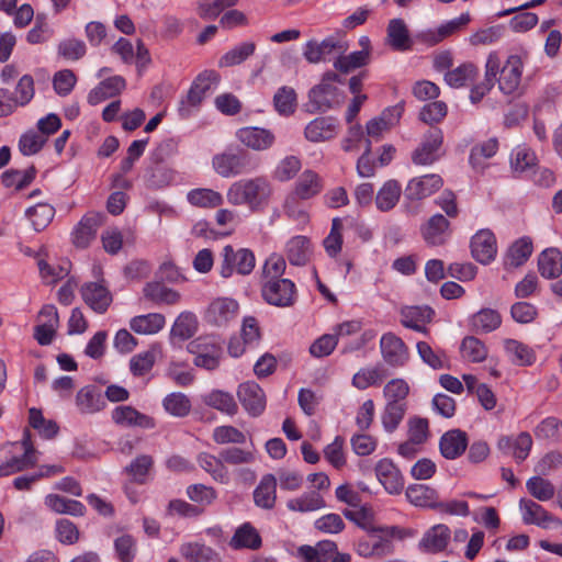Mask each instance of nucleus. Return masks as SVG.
Returning a JSON list of instances; mask_svg holds the SVG:
<instances>
[{
	"instance_id": "1",
	"label": "nucleus",
	"mask_w": 562,
	"mask_h": 562,
	"mask_svg": "<svg viewBox=\"0 0 562 562\" xmlns=\"http://www.w3.org/2000/svg\"><path fill=\"white\" fill-rule=\"evenodd\" d=\"M272 189L263 177L244 179L234 182L227 190V201L233 205H247L252 211L263 209Z\"/></svg>"
},
{
	"instance_id": "2",
	"label": "nucleus",
	"mask_w": 562,
	"mask_h": 562,
	"mask_svg": "<svg viewBox=\"0 0 562 562\" xmlns=\"http://www.w3.org/2000/svg\"><path fill=\"white\" fill-rule=\"evenodd\" d=\"M395 527L367 529L368 535L359 539L357 543V553L363 558H382L393 552L391 538L395 535Z\"/></svg>"
},
{
	"instance_id": "3",
	"label": "nucleus",
	"mask_w": 562,
	"mask_h": 562,
	"mask_svg": "<svg viewBox=\"0 0 562 562\" xmlns=\"http://www.w3.org/2000/svg\"><path fill=\"white\" fill-rule=\"evenodd\" d=\"M220 75L214 70L201 72L191 86L187 99L181 101L179 114L181 117H188L191 113L190 106H199L202 100L212 93L220 83Z\"/></svg>"
},
{
	"instance_id": "4",
	"label": "nucleus",
	"mask_w": 562,
	"mask_h": 562,
	"mask_svg": "<svg viewBox=\"0 0 562 562\" xmlns=\"http://www.w3.org/2000/svg\"><path fill=\"white\" fill-rule=\"evenodd\" d=\"M222 257L220 273L223 278H229L234 272L246 276L255 268V255L247 248L235 250L233 246L226 245L222 250Z\"/></svg>"
},
{
	"instance_id": "5",
	"label": "nucleus",
	"mask_w": 562,
	"mask_h": 562,
	"mask_svg": "<svg viewBox=\"0 0 562 562\" xmlns=\"http://www.w3.org/2000/svg\"><path fill=\"white\" fill-rule=\"evenodd\" d=\"M261 293L270 305L288 307L295 302V284L289 279L266 280Z\"/></svg>"
},
{
	"instance_id": "6",
	"label": "nucleus",
	"mask_w": 562,
	"mask_h": 562,
	"mask_svg": "<svg viewBox=\"0 0 562 562\" xmlns=\"http://www.w3.org/2000/svg\"><path fill=\"white\" fill-rule=\"evenodd\" d=\"M248 155L243 150H226L212 159L215 172L223 178H231L248 170Z\"/></svg>"
},
{
	"instance_id": "7",
	"label": "nucleus",
	"mask_w": 562,
	"mask_h": 562,
	"mask_svg": "<svg viewBox=\"0 0 562 562\" xmlns=\"http://www.w3.org/2000/svg\"><path fill=\"white\" fill-rule=\"evenodd\" d=\"M238 311L237 301L229 297H217L207 306L204 319L210 325L225 327L236 319Z\"/></svg>"
},
{
	"instance_id": "8",
	"label": "nucleus",
	"mask_w": 562,
	"mask_h": 562,
	"mask_svg": "<svg viewBox=\"0 0 562 562\" xmlns=\"http://www.w3.org/2000/svg\"><path fill=\"white\" fill-rule=\"evenodd\" d=\"M381 356L393 368L403 367L409 359V350L402 338L394 333H385L380 339Z\"/></svg>"
},
{
	"instance_id": "9",
	"label": "nucleus",
	"mask_w": 562,
	"mask_h": 562,
	"mask_svg": "<svg viewBox=\"0 0 562 562\" xmlns=\"http://www.w3.org/2000/svg\"><path fill=\"white\" fill-rule=\"evenodd\" d=\"M80 295L83 302L98 314H104L113 301L112 293L103 280L83 283Z\"/></svg>"
},
{
	"instance_id": "10",
	"label": "nucleus",
	"mask_w": 562,
	"mask_h": 562,
	"mask_svg": "<svg viewBox=\"0 0 562 562\" xmlns=\"http://www.w3.org/2000/svg\"><path fill=\"white\" fill-rule=\"evenodd\" d=\"M443 135L441 130H429L420 145L413 151L412 160L415 165L427 166L434 164L440 157Z\"/></svg>"
},
{
	"instance_id": "11",
	"label": "nucleus",
	"mask_w": 562,
	"mask_h": 562,
	"mask_svg": "<svg viewBox=\"0 0 562 562\" xmlns=\"http://www.w3.org/2000/svg\"><path fill=\"white\" fill-rule=\"evenodd\" d=\"M443 186V180L439 175L429 173L411 179L404 189V198L407 201H422Z\"/></svg>"
},
{
	"instance_id": "12",
	"label": "nucleus",
	"mask_w": 562,
	"mask_h": 562,
	"mask_svg": "<svg viewBox=\"0 0 562 562\" xmlns=\"http://www.w3.org/2000/svg\"><path fill=\"white\" fill-rule=\"evenodd\" d=\"M308 98L313 111L326 112L339 106L344 102L345 95L331 83L321 82L310 91Z\"/></svg>"
},
{
	"instance_id": "13",
	"label": "nucleus",
	"mask_w": 562,
	"mask_h": 562,
	"mask_svg": "<svg viewBox=\"0 0 562 562\" xmlns=\"http://www.w3.org/2000/svg\"><path fill=\"white\" fill-rule=\"evenodd\" d=\"M522 74V60L518 55H510L505 65L499 66L498 78L496 80L498 82V88L504 94H513L515 93L521 81Z\"/></svg>"
},
{
	"instance_id": "14",
	"label": "nucleus",
	"mask_w": 562,
	"mask_h": 562,
	"mask_svg": "<svg viewBox=\"0 0 562 562\" xmlns=\"http://www.w3.org/2000/svg\"><path fill=\"white\" fill-rule=\"evenodd\" d=\"M236 136L243 145L256 151L269 150L276 143V135L270 130L258 126L239 128Z\"/></svg>"
},
{
	"instance_id": "15",
	"label": "nucleus",
	"mask_w": 562,
	"mask_h": 562,
	"mask_svg": "<svg viewBox=\"0 0 562 562\" xmlns=\"http://www.w3.org/2000/svg\"><path fill=\"white\" fill-rule=\"evenodd\" d=\"M105 215L89 213L85 215L72 232V243L77 248H87L95 238L98 229L103 225Z\"/></svg>"
},
{
	"instance_id": "16",
	"label": "nucleus",
	"mask_w": 562,
	"mask_h": 562,
	"mask_svg": "<svg viewBox=\"0 0 562 562\" xmlns=\"http://www.w3.org/2000/svg\"><path fill=\"white\" fill-rule=\"evenodd\" d=\"M450 223L440 213H437L428 218L422 225L420 233L424 240L430 246H441L447 243L450 237Z\"/></svg>"
},
{
	"instance_id": "17",
	"label": "nucleus",
	"mask_w": 562,
	"mask_h": 562,
	"mask_svg": "<svg viewBox=\"0 0 562 562\" xmlns=\"http://www.w3.org/2000/svg\"><path fill=\"white\" fill-rule=\"evenodd\" d=\"M496 252V238L490 229H481L472 237L471 254L477 262L490 263L494 260Z\"/></svg>"
},
{
	"instance_id": "18",
	"label": "nucleus",
	"mask_w": 562,
	"mask_h": 562,
	"mask_svg": "<svg viewBox=\"0 0 562 562\" xmlns=\"http://www.w3.org/2000/svg\"><path fill=\"white\" fill-rule=\"evenodd\" d=\"M237 396L243 407L251 416H259L266 407L265 393L255 382L240 384L237 391Z\"/></svg>"
},
{
	"instance_id": "19",
	"label": "nucleus",
	"mask_w": 562,
	"mask_h": 562,
	"mask_svg": "<svg viewBox=\"0 0 562 562\" xmlns=\"http://www.w3.org/2000/svg\"><path fill=\"white\" fill-rule=\"evenodd\" d=\"M519 508L522 513V521L526 525H537L541 528H548L551 524L561 526V520L552 516L538 503L521 498L519 501Z\"/></svg>"
},
{
	"instance_id": "20",
	"label": "nucleus",
	"mask_w": 562,
	"mask_h": 562,
	"mask_svg": "<svg viewBox=\"0 0 562 562\" xmlns=\"http://www.w3.org/2000/svg\"><path fill=\"white\" fill-rule=\"evenodd\" d=\"M338 133L337 120L330 116H321L311 121L304 131L307 140L312 143L326 142Z\"/></svg>"
},
{
	"instance_id": "21",
	"label": "nucleus",
	"mask_w": 562,
	"mask_h": 562,
	"mask_svg": "<svg viewBox=\"0 0 562 562\" xmlns=\"http://www.w3.org/2000/svg\"><path fill=\"white\" fill-rule=\"evenodd\" d=\"M468 445L469 440L465 431L451 429L441 436L439 449L443 458L454 460L464 453Z\"/></svg>"
},
{
	"instance_id": "22",
	"label": "nucleus",
	"mask_w": 562,
	"mask_h": 562,
	"mask_svg": "<svg viewBox=\"0 0 562 562\" xmlns=\"http://www.w3.org/2000/svg\"><path fill=\"white\" fill-rule=\"evenodd\" d=\"M375 475L390 494H400L403 490L402 474L391 460H380L375 465Z\"/></svg>"
},
{
	"instance_id": "23",
	"label": "nucleus",
	"mask_w": 562,
	"mask_h": 562,
	"mask_svg": "<svg viewBox=\"0 0 562 562\" xmlns=\"http://www.w3.org/2000/svg\"><path fill=\"white\" fill-rule=\"evenodd\" d=\"M434 311L428 306H407L401 311V324L415 331L428 334L425 324L430 323Z\"/></svg>"
},
{
	"instance_id": "24",
	"label": "nucleus",
	"mask_w": 562,
	"mask_h": 562,
	"mask_svg": "<svg viewBox=\"0 0 562 562\" xmlns=\"http://www.w3.org/2000/svg\"><path fill=\"white\" fill-rule=\"evenodd\" d=\"M451 538L448 526L438 524L428 529L419 541V547L428 553L441 552L446 549Z\"/></svg>"
},
{
	"instance_id": "25",
	"label": "nucleus",
	"mask_w": 562,
	"mask_h": 562,
	"mask_svg": "<svg viewBox=\"0 0 562 562\" xmlns=\"http://www.w3.org/2000/svg\"><path fill=\"white\" fill-rule=\"evenodd\" d=\"M112 419L116 425L123 427H154V422L149 416L138 412L137 409L128 405L115 407L112 412Z\"/></svg>"
},
{
	"instance_id": "26",
	"label": "nucleus",
	"mask_w": 562,
	"mask_h": 562,
	"mask_svg": "<svg viewBox=\"0 0 562 562\" xmlns=\"http://www.w3.org/2000/svg\"><path fill=\"white\" fill-rule=\"evenodd\" d=\"M126 87L125 79L121 76H113L102 80L88 94V102L97 105L100 102L120 94Z\"/></svg>"
},
{
	"instance_id": "27",
	"label": "nucleus",
	"mask_w": 562,
	"mask_h": 562,
	"mask_svg": "<svg viewBox=\"0 0 562 562\" xmlns=\"http://www.w3.org/2000/svg\"><path fill=\"white\" fill-rule=\"evenodd\" d=\"M228 544L234 550H258L262 544V539L258 530L250 522H244L235 530Z\"/></svg>"
},
{
	"instance_id": "28",
	"label": "nucleus",
	"mask_w": 562,
	"mask_h": 562,
	"mask_svg": "<svg viewBox=\"0 0 562 562\" xmlns=\"http://www.w3.org/2000/svg\"><path fill=\"white\" fill-rule=\"evenodd\" d=\"M499 70V56L496 52L490 53L485 64L484 82L472 88L470 99L473 103H477L494 87L496 76Z\"/></svg>"
},
{
	"instance_id": "29",
	"label": "nucleus",
	"mask_w": 562,
	"mask_h": 562,
	"mask_svg": "<svg viewBox=\"0 0 562 562\" xmlns=\"http://www.w3.org/2000/svg\"><path fill=\"white\" fill-rule=\"evenodd\" d=\"M76 405L81 414H94L105 407V401L94 385H87L80 389L76 395Z\"/></svg>"
},
{
	"instance_id": "30",
	"label": "nucleus",
	"mask_w": 562,
	"mask_h": 562,
	"mask_svg": "<svg viewBox=\"0 0 562 562\" xmlns=\"http://www.w3.org/2000/svg\"><path fill=\"white\" fill-rule=\"evenodd\" d=\"M386 32L387 44L394 50L404 52L412 47L413 41L403 19H392L389 22Z\"/></svg>"
},
{
	"instance_id": "31",
	"label": "nucleus",
	"mask_w": 562,
	"mask_h": 562,
	"mask_svg": "<svg viewBox=\"0 0 562 562\" xmlns=\"http://www.w3.org/2000/svg\"><path fill=\"white\" fill-rule=\"evenodd\" d=\"M323 190L322 178L313 170H304L295 182L293 196L308 200Z\"/></svg>"
},
{
	"instance_id": "32",
	"label": "nucleus",
	"mask_w": 562,
	"mask_h": 562,
	"mask_svg": "<svg viewBox=\"0 0 562 562\" xmlns=\"http://www.w3.org/2000/svg\"><path fill=\"white\" fill-rule=\"evenodd\" d=\"M339 42L334 37H327L321 43L317 41H308L305 44L303 56L311 64H317L326 60L327 56L334 53L336 49H341Z\"/></svg>"
},
{
	"instance_id": "33",
	"label": "nucleus",
	"mask_w": 562,
	"mask_h": 562,
	"mask_svg": "<svg viewBox=\"0 0 562 562\" xmlns=\"http://www.w3.org/2000/svg\"><path fill=\"white\" fill-rule=\"evenodd\" d=\"M180 553L188 562H222L216 550L201 542L183 543Z\"/></svg>"
},
{
	"instance_id": "34",
	"label": "nucleus",
	"mask_w": 562,
	"mask_h": 562,
	"mask_svg": "<svg viewBox=\"0 0 562 562\" xmlns=\"http://www.w3.org/2000/svg\"><path fill=\"white\" fill-rule=\"evenodd\" d=\"M276 499L277 477L273 474H266L254 491V502L258 507L271 509L274 507Z\"/></svg>"
},
{
	"instance_id": "35",
	"label": "nucleus",
	"mask_w": 562,
	"mask_h": 562,
	"mask_svg": "<svg viewBox=\"0 0 562 562\" xmlns=\"http://www.w3.org/2000/svg\"><path fill=\"white\" fill-rule=\"evenodd\" d=\"M160 355L161 346L159 344H153L146 351L133 356L130 360L132 374L134 376H143L148 373Z\"/></svg>"
},
{
	"instance_id": "36",
	"label": "nucleus",
	"mask_w": 562,
	"mask_h": 562,
	"mask_svg": "<svg viewBox=\"0 0 562 562\" xmlns=\"http://www.w3.org/2000/svg\"><path fill=\"white\" fill-rule=\"evenodd\" d=\"M406 497L411 504L424 508L437 509L438 494L425 484H413L406 488Z\"/></svg>"
},
{
	"instance_id": "37",
	"label": "nucleus",
	"mask_w": 562,
	"mask_h": 562,
	"mask_svg": "<svg viewBox=\"0 0 562 562\" xmlns=\"http://www.w3.org/2000/svg\"><path fill=\"white\" fill-rule=\"evenodd\" d=\"M166 318L160 313L138 315L130 321L131 329L139 335H154L165 326Z\"/></svg>"
},
{
	"instance_id": "38",
	"label": "nucleus",
	"mask_w": 562,
	"mask_h": 562,
	"mask_svg": "<svg viewBox=\"0 0 562 562\" xmlns=\"http://www.w3.org/2000/svg\"><path fill=\"white\" fill-rule=\"evenodd\" d=\"M539 271L547 279L558 278L562 273V254L557 248L543 250L538 259Z\"/></svg>"
},
{
	"instance_id": "39",
	"label": "nucleus",
	"mask_w": 562,
	"mask_h": 562,
	"mask_svg": "<svg viewBox=\"0 0 562 562\" xmlns=\"http://www.w3.org/2000/svg\"><path fill=\"white\" fill-rule=\"evenodd\" d=\"M402 194V187L396 180L386 181L375 195L376 209L389 212L395 207Z\"/></svg>"
},
{
	"instance_id": "40",
	"label": "nucleus",
	"mask_w": 562,
	"mask_h": 562,
	"mask_svg": "<svg viewBox=\"0 0 562 562\" xmlns=\"http://www.w3.org/2000/svg\"><path fill=\"white\" fill-rule=\"evenodd\" d=\"M45 505L57 514H67L71 516H83L85 505L76 499H69L57 494H49L45 497Z\"/></svg>"
},
{
	"instance_id": "41",
	"label": "nucleus",
	"mask_w": 562,
	"mask_h": 562,
	"mask_svg": "<svg viewBox=\"0 0 562 562\" xmlns=\"http://www.w3.org/2000/svg\"><path fill=\"white\" fill-rule=\"evenodd\" d=\"M311 255V243L305 236H295L286 244V258L293 266H304Z\"/></svg>"
},
{
	"instance_id": "42",
	"label": "nucleus",
	"mask_w": 562,
	"mask_h": 562,
	"mask_svg": "<svg viewBox=\"0 0 562 562\" xmlns=\"http://www.w3.org/2000/svg\"><path fill=\"white\" fill-rule=\"evenodd\" d=\"M198 463L204 471L211 474L215 481L223 484L228 483V470L225 464H223L221 453L218 457H214L210 453L202 452L198 456Z\"/></svg>"
},
{
	"instance_id": "43",
	"label": "nucleus",
	"mask_w": 562,
	"mask_h": 562,
	"mask_svg": "<svg viewBox=\"0 0 562 562\" xmlns=\"http://www.w3.org/2000/svg\"><path fill=\"white\" fill-rule=\"evenodd\" d=\"M532 252V243L524 237L516 240L508 249L504 265L506 268H518L524 265Z\"/></svg>"
},
{
	"instance_id": "44",
	"label": "nucleus",
	"mask_w": 562,
	"mask_h": 562,
	"mask_svg": "<svg viewBox=\"0 0 562 562\" xmlns=\"http://www.w3.org/2000/svg\"><path fill=\"white\" fill-rule=\"evenodd\" d=\"M202 401L205 405L231 416L235 415L238 409L233 395L220 390H213L203 395Z\"/></svg>"
},
{
	"instance_id": "45",
	"label": "nucleus",
	"mask_w": 562,
	"mask_h": 562,
	"mask_svg": "<svg viewBox=\"0 0 562 562\" xmlns=\"http://www.w3.org/2000/svg\"><path fill=\"white\" fill-rule=\"evenodd\" d=\"M199 322L196 316L191 312L181 313L175 321L170 336L179 340H188L198 330Z\"/></svg>"
},
{
	"instance_id": "46",
	"label": "nucleus",
	"mask_w": 562,
	"mask_h": 562,
	"mask_svg": "<svg viewBox=\"0 0 562 562\" xmlns=\"http://www.w3.org/2000/svg\"><path fill=\"white\" fill-rule=\"evenodd\" d=\"M286 507L292 512H314L324 508L325 501L318 492L311 491L302 494L299 497L289 499L286 502Z\"/></svg>"
},
{
	"instance_id": "47",
	"label": "nucleus",
	"mask_w": 562,
	"mask_h": 562,
	"mask_svg": "<svg viewBox=\"0 0 562 562\" xmlns=\"http://www.w3.org/2000/svg\"><path fill=\"white\" fill-rule=\"evenodd\" d=\"M144 296L157 304H175L179 301L180 295L178 292L165 286L159 282H149L143 289Z\"/></svg>"
},
{
	"instance_id": "48",
	"label": "nucleus",
	"mask_w": 562,
	"mask_h": 562,
	"mask_svg": "<svg viewBox=\"0 0 562 562\" xmlns=\"http://www.w3.org/2000/svg\"><path fill=\"white\" fill-rule=\"evenodd\" d=\"M256 50V44L254 42H244L239 45H236L227 53H225L218 60V66L223 67H233L236 65H240L248 57H250Z\"/></svg>"
},
{
	"instance_id": "49",
	"label": "nucleus",
	"mask_w": 562,
	"mask_h": 562,
	"mask_svg": "<svg viewBox=\"0 0 562 562\" xmlns=\"http://www.w3.org/2000/svg\"><path fill=\"white\" fill-rule=\"evenodd\" d=\"M36 169L34 166L25 170L10 169L2 173L1 181L7 188L14 187L15 190H22L27 187L35 178Z\"/></svg>"
},
{
	"instance_id": "50",
	"label": "nucleus",
	"mask_w": 562,
	"mask_h": 562,
	"mask_svg": "<svg viewBox=\"0 0 562 562\" xmlns=\"http://www.w3.org/2000/svg\"><path fill=\"white\" fill-rule=\"evenodd\" d=\"M502 324L499 313L492 308H483L472 316V326L477 333H491Z\"/></svg>"
},
{
	"instance_id": "51",
	"label": "nucleus",
	"mask_w": 562,
	"mask_h": 562,
	"mask_svg": "<svg viewBox=\"0 0 562 562\" xmlns=\"http://www.w3.org/2000/svg\"><path fill=\"white\" fill-rule=\"evenodd\" d=\"M476 76L477 68L473 64L468 63L448 71L445 75V80L451 88H461L468 82L474 81Z\"/></svg>"
},
{
	"instance_id": "52",
	"label": "nucleus",
	"mask_w": 562,
	"mask_h": 562,
	"mask_svg": "<svg viewBox=\"0 0 562 562\" xmlns=\"http://www.w3.org/2000/svg\"><path fill=\"white\" fill-rule=\"evenodd\" d=\"M460 351L462 358L470 362H482L487 357V348L474 336H467L463 338Z\"/></svg>"
},
{
	"instance_id": "53",
	"label": "nucleus",
	"mask_w": 562,
	"mask_h": 562,
	"mask_svg": "<svg viewBox=\"0 0 562 562\" xmlns=\"http://www.w3.org/2000/svg\"><path fill=\"white\" fill-rule=\"evenodd\" d=\"M188 201L199 207H216L223 203V196L212 189L200 188L188 193Z\"/></svg>"
},
{
	"instance_id": "54",
	"label": "nucleus",
	"mask_w": 562,
	"mask_h": 562,
	"mask_svg": "<svg viewBox=\"0 0 562 562\" xmlns=\"http://www.w3.org/2000/svg\"><path fill=\"white\" fill-rule=\"evenodd\" d=\"M535 436L540 440H549L551 442L562 441V422L555 417L543 419L535 429Z\"/></svg>"
},
{
	"instance_id": "55",
	"label": "nucleus",
	"mask_w": 562,
	"mask_h": 562,
	"mask_svg": "<svg viewBox=\"0 0 562 562\" xmlns=\"http://www.w3.org/2000/svg\"><path fill=\"white\" fill-rule=\"evenodd\" d=\"M369 60V52L357 50L349 55L339 56L335 60L334 67L340 72L348 74L357 68L366 66Z\"/></svg>"
},
{
	"instance_id": "56",
	"label": "nucleus",
	"mask_w": 562,
	"mask_h": 562,
	"mask_svg": "<svg viewBox=\"0 0 562 562\" xmlns=\"http://www.w3.org/2000/svg\"><path fill=\"white\" fill-rule=\"evenodd\" d=\"M27 217L31 220L33 228L36 232L43 231L53 220L55 209L47 203H38L26 211Z\"/></svg>"
},
{
	"instance_id": "57",
	"label": "nucleus",
	"mask_w": 562,
	"mask_h": 562,
	"mask_svg": "<svg viewBox=\"0 0 562 562\" xmlns=\"http://www.w3.org/2000/svg\"><path fill=\"white\" fill-rule=\"evenodd\" d=\"M526 487L529 494L540 502L551 499L555 493L554 485L539 475L530 477L526 482Z\"/></svg>"
},
{
	"instance_id": "58",
	"label": "nucleus",
	"mask_w": 562,
	"mask_h": 562,
	"mask_svg": "<svg viewBox=\"0 0 562 562\" xmlns=\"http://www.w3.org/2000/svg\"><path fill=\"white\" fill-rule=\"evenodd\" d=\"M277 112L281 115H290L296 108V93L293 88L281 87L273 97Z\"/></svg>"
},
{
	"instance_id": "59",
	"label": "nucleus",
	"mask_w": 562,
	"mask_h": 562,
	"mask_svg": "<svg viewBox=\"0 0 562 562\" xmlns=\"http://www.w3.org/2000/svg\"><path fill=\"white\" fill-rule=\"evenodd\" d=\"M504 347L512 361L518 366L530 364L533 360V352L518 340L506 339Z\"/></svg>"
},
{
	"instance_id": "60",
	"label": "nucleus",
	"mask_w": 562,
	"mask_h": 562,
	"mask_svg": "<svg viewBox=\"0 0 562 562\" xmlns=\"http://www.w3.org/2000/svg\"><path fill=\"white\" fill-rule=\"evenodd\" d=\"M165 409L177 417H184L191 411V402L183 393L168 394L162 402Z\"/></svg>"
},
{
	"instance_id": "61",
	"label": "nucleus",
	"mask_w": 562,
	"mask_h": 562,
	"mask_svg": "<svg viewBox=\"0 0 562 562\" xmlns=\"http://www.w3.org/2000/svg\"><path fill=\"white\" fill-rule=\"evenodd\" d=\"M35 93L34 80L32 76L24 75L18 81L14 92L10 94V98L15 103V106H24L30 103Z\"/></svg>"
},
{
	"instance_id": "62",
	"label": "nucleus",
	"mask_w": 562,
	"mask_h": 562,
	"mask_svg": "<svg viewBox=\"0 0 562 562\" xmlns=\"http://www.w3.org/2000/svg\"><path fill=\"white\" fill-rule=\"evenodd\" d=\"M236 2L237 0H201L198 4V14L203 20H214Z\"/></svg>"
},
{
	"instance_id": "63",
	"label": "nucleus",
	"mask_w": 562,
	"mask_h": 562,
	"mask_svg": "<svg viewBox=\"0 0 562 562\" xmlns=\"http://www.w3.org/2000/svg\"><path fill=\"white\" fill-rule=\"evenodd\" d=\"M409 386L403 379H392L383 390V394L389 404H405L404 400L408 395Z\"/></svg>"
},
{
	"instance_id": "64",
	"label": "nucleus",
	"mask_w": 562,
	"mask_h": 562,
	"mask_svg": "<svg viewBox=\"0 0 562 562\" xmlns=\"http://www.w3.org/2000/svg\"><path fill=\"white\" fill-rule=\"evenodd\" d=\"M535 153L525 145L517 146L510 157V164L515 171L522 172L536 165Z\"/></svg>"
}]
</instances>
